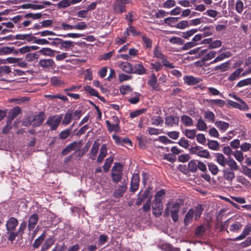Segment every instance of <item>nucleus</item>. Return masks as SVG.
<instances>
[{"label":"nucleus","instance_id":"473e14b6","mask_svg":"<svg viewBox=\"0 0 251 251\" xmlns=\"http://www.w3.org/2000/svg\"><path fill=\"white\" fill-rule=\"evenodd\" d=\"M38 52L43 55L50 57L53 56L54 55V50L49 48H44L39 50Z\"/></svg>","mask_w":251,"mask_h":251},{"label":"nucleus","instance_id":"338daca9","mask_svg":"<svg viewBox=\"0 0 251 251\" xmlns=\"http://www.w3.org/2000/svg\"><path fill=\"white\" fill-rule=\"evenodd\" d=\"M74 29L84 30L87 28V26L85 22H79L75 25H73Z\"/></svg>","mask_w":251,"mask_h":251},{"label":"nucleus","instance_id":"4be33fe9","mask_svg":"<svg viewBox=\"0 0 251 251\" xmlns=\"http://www.w3.org/2000/svg\"><path fill=\"white\" fill-rule=\"evenodd\" d=\"M107 130L109 132L115 131V132H118L120 131V127L119 125H115L111 123V122L107 120L105 121Z\"/></svg>","mask_w":251,"mask_h":251},{"label":"nucleus","instance_id":"603ef678","mask_svg":"<svg viewBox=\"0 0 251 251\" xmlns=\"http://www.w3.org/2000/svg\"><path fill=\"white\" fill-rule=\"evenodd\" d=\"M20 112L21 109L19 107H16L11 110L9 112V117L11 120H13L18 115L20 114Z\"/></svg>","mask_w":251,"mask_h":251},{"label":"nucleus","instance_id":"aec40b11","mask_svg":"<svg viewBox=\"0 0 251 251\" xmlns=\"http://www.w3.org/2000/svg\"><path fill=\"white\" fill-rule=\"evenodd\" d=\"M107 154V148L106 144H103L100 149V153L97 158V162L100 163Z\"/></svg>","mask_w":251,"mask_h":251},{"label":"nucleus","instance_id":"bf43d9fd","mask_svg":"<svg viewBox=\"0 0 251 251\" xmlns=\"http://www.w3.org/2000/svg\"><path fill=\"white\" fill-rule=\"evenodd\" d=\"M39 55L35 53H28L25 55V59L28 61H33L37 60Z\"/></svg>","mask_w":251,"mask_h":251},{"label":"nucleus","instance_id":"e2e57ef3","mask_svg":"<svg viewBox=\"0 0 251 251\" xmlns=\"http://www.w3.org/2000/svg\"><path fill=\"white\" fill-rule=\"evenodd\" d=\"M204 117L211 123H213L215 120V114L212 111H208L205 112Z\"/></svg>","mask_w":251,"mask_h":251},{"label":"nucleus","instance_id":"c85d7f7f","mask_svg":"<svg viewBox=\"0 0 251 251\" xmlns=\"http://www.w3.org/2000/svg\"><path fill=\"white\" fill-rule=\"evenodd\" d=\"M181 122L185 126H191L193 125V121L189 116L183 115L181 117Z\"/></svg>","mask_w":251,"mask_h":251},{"label":"nucleus","instance_id":"8fccbe9b","mask_svg":"<svg viewBox=\"0 0 251 251\" xmlns=\"http://www.w3.org/2000/svg\"><path fill=\"white\" fill-rule=\"evenodd\" d=\"M132 95V97L129 99L128 101L131 104H136L139 101L140 94L137 92H134Z\"/></svg>","mask_w":251,"mask_h":251},{"label":"nucleus","instance_id":"a19ab883","mask_svg":"<svg viewBox=\"0 0 251 251\" xmlns=\"http://www.w3.org/2000/svg\"><path fill=\"white\" fill-rule=\"evenodd\" d=\"M147 111L146 108H142L140 109L136 110L130 113V118L131 119L138 117L140 115L145 113Z\"/></svg>","mask_w":251,"mask_h":251},{"label":"nucleus","instance_id":"bb28decb","mask_svg":"<svg viewBox=\"0 0 251 251\" xmlns=\"http://www.w3.org/2000/svg\"><path fill=\"white\" fill-rule=\"evenodd\" d=\"M216 160L222 167H225L227 161L224 155L220 153L216 154Z\"/></svg>","mask_w":251,"mask_h":251},{"label":"nucleus","instance_id":"ddd939ff","mask_svg":"<svg viewBox=\"0 0 251 251\" xmlns=\"http://www.w3.org/2000/svg\"><path fill=\"white\" fill-rule=\"evenodd\" d=\"M45 117L44 113L40 112L38 115L35 116L32 121L31 124L34 126H39L42 125L45 120Z\"/></svg>","mask_w":251,"mask_h":251},{"label":"nucleus","instance_id":"a211bd4d","mask_svg":"<svg viewBox=\"0 0 251 251\" xmlns=\"http://www.w3.org/2000/svg\"><path fill=\"white\" fill-rule=\"evenodd\" d=\"M39 66L43 68H52L54 65V62L51 59H41L39 62Z\"/></svg>","mask_w":251,"mask_h":251},{"label":"nucleus","instance_id":"7c9ffc66","mask_svg":"<svg viewBox=\"0 0 251 251\" xmlns=\"http://www.w3.org/2000/svg\"><path fill=\"white\" fill-rule=\"evenodd\" d=\"M226 164L229 167L230 170L232 171H237L239 168L236 161L231 157L228 158Z\"/></svg>","mask_w":251,"mask_h":251},{"label":"nucleus","instance_id":"3c124183","mask_svg":"<svg viewBox=\"0 0 251 251\" xmlns=\"http://www.w3.org/2000/svg\"><path fill=\"white\" fill-rule=\"evenodd\" d=\"M208 167L209 171L213 175H216L218 174L219 171V169L218 166L213 163H210L208 164Z\"/></svg>","mask_w":251,"mask_h":251},{"label":"nucleus","instance_id":"c756f323","mask_svg":"<svg viewBox=\"0 0 251 251\" xmlns=\"http://www.w3.org/2000/svg\"><path fill=\"white\" fill-rule=\"evenodd\" d=\"M207 101L211 105H216L220 107H223L226 105V102L221 99L207 100Z\"/></svg>","mask_w":251,"mask_h":251},{"label":"nucleus","instance_id":"e433bc0d","mask_svg":"<svg viewBox=\"0 0 251 251\" xmlns=\"http://www.w3.org/2000/svg\"><path fill=\"white\" fill-rule=\"evenodd\" d=\"M197 131L196 129H185L183 133L184 135L190 139H193L196 136Z\"/></svg>","mask_w":251,"mask_h":251},{"label":"nucleus","instance_id":"ea45409f","mask_svg":"<svg viewBox=\"0 0 251 251\" xmlns=\"http://www.w3.org/2000/svg\"><path fill=\"white\" fill-rule=\"evenodd\" d=\"M196 126L200 131H205L207 129L206 124L202 119H199L198 120Z\"/></svg>","mask_w":251,"mask_h":251},{"label":"nucleus","instance_id":"c03bdc74","mask_svg":"<svg viewBox=\"0 0 251 251\" xmlns=\"http://www.w3.org/2000/svg\"><path fill=\"white\" fill-rule=\"evenodd\" d=\"M161 62L162 63V65L163 66H164L166 69H171L175 68V66L167 59L166 56L161 60Z\"/></svg>","mask_w":251,"mask_h":251},{"label":"nucleus","instance_id":"6e6d98bb","mask_svg":"<svg viewBox=\"0 0 251 251\" xmlns=\"http://www.w3.org/2000/svg\"><path fill=\"white\" fill-rule=\"evenodd\" d=\"M60 46L61 48L67 50L73 47L74 45L73 42L71 41H64L61 39V41L60 42Z\"/></svg>","mask_w":251,"mask_h":251},{"label":"nucleus","instance_id":"20e7f679","mask_svg":"<svg viewBox=\"0 0 251 251\" xmlns=\"http://www.w3.org/2000/svg\"><path fill=\"white\" fill-rule=\"evenodd\" d=\"M62 114L51 115L49 117L45 125L48 126L50 130H56L62 120Z\"/></svg>","mask_w":251,"mask_h":251},{"label":"nucleus","instance_id":"1a4fd4ad","mask_svg":"<svg viewBox=\"0 0 251 251\" xmlns=\"http://www.w3.org/2000/svg\"><path fill=\"white\" fill-rule=\"evenodd\" d=\"M11 72V68L9 66H0V77H1L0 80L6 81V78Z\"/></svg>","mask_w":251,"mask_h":251},{"label":"nucleus","instance_id":"4d7b16f0","mask_svg":"<svg viewBox=\"0 0 251 251\" xmlns=\"http://www.w3.org/2000/svg\"><path fill=\"white\" fill-rule=\"evenodd\" d=\"M189 26H190V23H189V21L183 20V21H180L179 22H178L177 24L176 27L177 28L182 29H184L185 28Z\"/></svg>","mask_w":251,"mask_h":251},{"label":"nucleus","instance_id":"cd10ccee","mask_svg":"<svg viewBox=\"0 0 251 251\" xmlns=\"http://www.w3.org/2000/svg\"><path fill=\"white\" fill-rule=\"evenodd\" d=\"M223 176L224 178L227 181H232L235 177V174L232 170L225 169L223 171Z\"/></svg>","mask_w":251,"mask_h":251},{"label":"nucleus","instance_id":"5701e85b","mask_svg":"<svg viewBox=\"0 0 251 251\" xmlns=\"http://www.w3.org/2000/svg\"><path fill=\"white\" fill-rule=\"evenodd\" d=\"M120 67L123 71L128 73L131 74L133 72L132 66L131 64L127 62H122L120 65Z\"/></svg>","mask_w":251,"mask_h":251},{"label":"nucleus","instance_id":"79ce46f5","mask_svg":"<svg viewBox=\"0 0 251 251\" xmlns=\"http://www.w3.org/2000/svg\"><path fill=\"white\" fill-rule=\"evenodd\" d=\"M132 91V89L128 85H122L120 88V93L123 95L128 94Z\"/></svg>","mask_w":251,"mask_h":251},{"label":"nucleus","instance_id":"423d86ee","mask_svg":"<svg viewBox=\"0 0 251 251\" xmlns=\"http://www.w3.org/2000/svg\"><path fill=\"white\" fill-rule=\"evenodd\" d=\"M202 148L199 146L192 147L191 149L190 152L195 154L198 156L206 159L210 157V154L207 150H201Z\"/></svg>","mask_w":251,"mask_h":251},{"label":"nucleus","instance_id":"58836bf2","mask_svg":"<svg viewBox=\"0 0 251 251\" xmlns=\"http://www.w3.org/2000/svg\"><path fill=\"white\" fill-rule=\"evenodd\" d=\"M188 167L190 172H195L198 169V162L195 160H192L188 163Z\"/></svg>","mask_w":251,"mask_h":251},{"label":"nucleus","instance_id":"2eb2a0df","mask_svg":"<svg viewBox=\"0 0 251 251\" xmlns=\"http://www.w3.org/2000/svg\"><path fill=\"white\" fill-rule=\"evenodd\" d=\"M38 221V216L36 214H32L29 218L27 227L29 231L32 230L35 227Z\"/></svg>","mask_w":251,"mask_h":251},{"label":"nucleus","instance_id":"de8ad7c7","mask_svg":"<svg viewBox=\"0 0 251 251\" xmlns=\"http://www.w3.org/2000/svg\"><path fill=\"white\" fill-rule=\"evenodd\" d=\"M72 5L71 0H61L57 3V7L65 8Z\"/></svg>","mask_w":251,"mask_h":251},{"label":"nucleus","instance_id":"72a5a7b5","mask_svg":"<svg viewBox=\"0 0 251 251\" xmlns=\"http://www.w3.org/2000/svg\"><path fill=\"white\" fill-rule=\"evenodd\" d=\"M7 60L10 63H17V65L20 67L26 68L28 67V64L25 61H20L18 59L16 58H7Z\"/></svg>","mask_w":251,"mask_h":251},{"label":"nucleus","instance_id":"dca6fc26","mask_svg":"<svg viewBox=\"0 0 251 251\" xmlns=\"http://www.w3.org/2000/svg\"><path fill=\"white\" fill-rule=\"evenodd\" d=\"M114 11L117 13H123L126 11L125 4L120 0H117L114 4Z\"/></svg>","mask_w":251,"mask_h":251},{"label":"nucleus","instance_id":"7ed1b4c3","mask_svg":"<svg viewBox=\"0 0 251 251\" xmlns=\"http://www.w3.org/2000/svg\"><path fill=\"white\" fill-rule=\"evenodd\" d=\"M229 96L236 100L237 101L228 100L227 101L228 106L237 108L243 111H247L249 110V107L246 102L242 100L240 97L234 94H229Z\"/></svg>","mask_w":251,"mask_h":251},{"label":"nucleus","instance_id":"393cba45","mask_svg":"<svg viewBox=\"0 0 251 251\" xmlns=\"http://www.w3.org/2000/svg\"><path fill=\"white\" fill-rule=\"evenodd\" d=\"M243 71L242 68H238L228 77V79L230 81L237 79L242 74Z\"/></svg>","mask_w":251,"mask_h":251},{"label":"nucleus","instance_id":"9d476101","mask_svg":"<svg viewBox=\"0 0 251 251\" xmlns=\"http://www.w3.org/2000/svg\"><path fill=\"white\" fill-rule=\"evenodd\" d=\"M153 214L156 217L160 216L163 212L162 202L153 201L152 204Z\"/></svg>","mask_w":251,"mask_h":251},{"label":"nucleus","instance_id":"774afa93","mask_svg":"<svg viewBox=\"0 0 251 251\" xmlns=\"http://www.w3.org/2000/svg\"><path fill=\"white\" fill-rule=\"evenodd\" d=\"M205 228L203 225H201L197 227L196 229L195 234L197 236H201L205 232Z\"/></svg>","mask_w":251,"mask_h":251},{"label":"nucleus","instance_id":"0e129e2a","mask_svg":"<svg viewBox=\"0 0 251 251\" xmlns=\"http://www.w3.org/2000/svg\"><path fill=\"white\" fill-rule=\"evenodd\" d=\"M54 242L52 239L49 238L46 241L42 247V250L44 251L48 250L52 245Z\"/></svg>","mask_w":251,"mask_h":251},{"label":"nucleus","instance_id":"0eeeda50","mask_svg":"<svg viewBox=\"0 0 251 251\" xmlns=\"http://www.w3.org/2000/svg\"><path fill=\"white\" fill-rule=\"evenodd\" d=\"M80 148V146L79 143L75 141L68 144L66 147L62 151V154L66 155L70 152L73 151L79 150Z\"/></svg>","mask_w":251,"mask_h":251},{"label":"nucleus","instance_id":"f3484780","mask_svg":"<svg viewBox=\"0 0 251 251\" xmlns=\"http://www.w3.org/2000/svg\"><path fill=\"white\" fill-rule=\"evenodd\" d=\"M184 82L189 85H193L200 83L202 79L199 77H195L192 75L185 76L183 78Z\"/></svg>","mask_w":251,"mask_h":251},{"label":"nucleus","instance_id":"39448f33","mask_svg":"<svg viewBox=\"0 0 251 251\" xmlns=\"http://www.w3.org/2000/svg\"><path fill=\"white\" fill-rule=\"evenodd\" d=\"M123 166L120 163H115L112 169L111 176L114 182L121 181L122 177Z\"/></svg>","mask_w":251,"mask_h":251},{"label":"nucleus","instance_id":"f03ea898","mask_svg":"<svg viewBox=\"0 0 251 251\" xmlns=\"http://www.w3.org/2000/svg\"><path fill=\"white\" fill-rule=\"evenodd\" d=\"M203 208L201 205L198 204L195 207L190 209L186 214L184 218V223L185 226L192 222L193 217L195 220H198L201 217Z\"/></svg>","mask_w":251,"mask_h":251},{"label":"nucleus","instance_id":"052dcab7","mask_svg":"<svg viewBox=\"0 0 251 251\" xmlns=\"http://www.w3.org/2000/svg\"><path fill=\"white\" fill-rule=\"evenodd\" d=\"M45 237V234H43L40 237H39L37 239H36L33 244V246L34 248H38L39 246L41 244L42 242L44 240Z\"/></svg>","mask_w":251,"mask_h":251},{"label":"nucleus","instance_id":"37998d69","mask_svg":"<svg viewBox=\"0 0 251 251\" xmlns=\"http://www.w3.org/2000/svg\"><path fill=\"white\" fill-rule=\"evenodd\" d=\"M164 121L160 116H154L151 119V124L153 125L158 126L163 124Z\"/></svg>","mask_w":251,"mask_h":251},{"label":"nucleus","instance_id":"2f4dec72","mask_svg":"<svg viewBox=\"0 0 251 251\" xmlns=\"http://www.w3.org/2000/svg\"><path fill=\"white\" fill-rule=\"evenodd\" d=\"M153 57L158 59L162 60L165 56L162 52L161 48L156 46L153 50Z\"/></svg>","mask_w":251,"mask_h":251},{"label":"nucleus","instance_id":"680f3d73","mask_svg":"<svg viewBox=\"0 0 251 251\" xmlns=\"http://www.w3.org/2000/svg\"><path fill=\"white\" fill-rule=\"evenodd\" d=\"M151 69L155 71L156 72H158L163 68V65L160 62L151 63Z\"/></svg>","mask_w":251,"mask_h":251},{"label":"nucleus","instance_id":"a878e982","mask_svg":"<svg viewBox=\"0 0 251 251\" xmlns=\"http://www.w3.org/2000/svg\"><path fill=\"white\" fill-rule=\"evenodd\" d=\"M216 126L222 132H225L229 127V124L222 121H218L215 122Z\"/></svg>","mask_w":251,"mask_h":251},{"label":"nucleus","instance_id":"a18cd8bd","mask_svg":"<svg viewBox=\"0 0 251 251\" xmlns=\"http://www.w3.org/2000/svg\"><path fill=\"white\" fill-rule=\"evenodd\" d=\"M230 63L227 61L225 63H222L221 65L217 66L215 67L216 70H220L221 72H225L227 71L229 68Z\"/></svg>","mask_w":251,"mask_h":251},{"label":"nucleus","instance_id":"4468645a","mask_svg":"<svg viewBox=\"0 0 251 251\" xmlns=\"http://www.w3.org/2000/svg\"><path fill=\"white\" fill-rule=\"evenodd\" d=\"M18 225V221L14 217H11L7 221L6 227L7 231L14 230Z\"/></svg>","mask_w":251,"mask_h":251},{"label":"nucleus","instance_id":"6e6552de","mask_svg":"<svg viewBox=\"0 0 251 251\" xmlns=\"http://www.w3.org/2000/svg\"><path fill=\"white\" fill-rule=\"evenodd\" d=\"M140 177L138 174H134L131 180L130 190L135 192L139 188Z\"/></svg>","mask_w":251,"mask_h":251},{"label":"nucleus","instance_id":"412c9836","mask_svg":"<svg viewBox=\"0 0 251 251\" xmlns=\"http://www.w3.org/2000/svg\"><path fill=\"white\" fill-rule=\"evenodd\" d=\"M148 84L152 87V89L159 90V85L157 83V79L155 74H152Z\"/></svg>","mask_w":251,"mask_h":251},{"label":"nucleus","instance_id":"13d9d810","mask_svg":"<svg viewBox=\"0 0 251 251\" xmlns=\"http://www.w3.org/2000/svg\"><path fill=\"white\" fill-rule=\"evenodd\" d=\"M169 42L173 44H176L178 45H181L183 44V40L179 37H173L169 39Z\"/></svg>","mask_w":251,"mask_h":251},{"label":"nucleus","instance_id":"f8f14e48","mask_svg":"<svg viewBox=\"0 0 251 251\" xmlns=\"http://www.w3.org/2000/svg\"><path fill=\"white\" fill-rule=\"evenodd\" d=\"M133 74H136L139 75L146 74L147 73V69L143 66L141 62L136 63L132 66Z\"/></svg>","mask_w":251,"mask_h":251},{"label":"nucleus","instance_id":"5fc2aeb1","mask_svg":"<svg viewBox=\"0 0 251 251\" xmlns=\"http://www.w3.org/2000/svg\"><path fill=\"white\" fill-rule=\"evenodd\" d=\"M198 31L197 29H192L187 31L182 32L181 36L184 39H188Z\"/></svg>","mask_w":251,"mask_h":251},{"label":"nucleus","instance_id":"864d4df0","mask_svg":"<svg viewBox=\"0 0 251 251\" xmlns=\"http://www.w3.org/2000/svg\"><path fill=\"white\" fill-rule=\"evenodd\" d=\"M250 84H251V77L240 80L238 82L236 86L238 87H242Z\"/></svg>","mask_w":251,"mask_h":251},{"label":"nucleus","instance_id":"9b49d317","mask_svg":"<svg viewBox=\"0 0 251 251\" xmlns=\"http://www.w3.org/2000/svg\"><path fill=\"white\" fill-rule=\"evenodd\" d=\"M179 118L177 116L171 115L165 118V124L166 126L170 127L178 126Z\"/></svg>","mask_w":251,"mask_h":251},{"label":"nucleus","instance_id":"4c0bfd02","mask_svg":"<svg viewBox=\"0 0 251 251\" xmlns=\"http://www.w3.org/2000/svg\"><path fill=\"white\" fill-rule=\"evenodd\" d=\"M232 154L238 162L241 163L243 161L244 157L243 152L241 151L236 150L233 152Z\"/></svg>","mask_w":251,"mask_h":251},{"label":"nucleus","instance_id":"b1692460","mask_svg":"<svg viewBox=\"0 0 251 251\" xmlns=\"http://www.w3.org/2000/svg\"><path fill=\"white\" fill-rule=\"evenodd\" d=\"M127 189L126 184L119 186L114 192V195L116 198H120L123 196Z\"/></svg>","mask_w":251,"mask_h":251},{"label":"nucleus","instance_id":"c9c22d12","mask_svg":"<svg viewBox=\"0 0 251 251\" xmlns=\"http://www.w3.org/2000/svg\"><path fill=\"white\" fill-rule=\"evenodd\" d=\"M72 118L73 112L72 111H69L67 112L64 116V118L62 122V124L64 126L68 125L71 122Z\"/></svg>","mask_w":251,"mask_h":251},{"label":"nucleus","instance_id":"49530a36","mask_svg":"<svg viewBox=\"0 0 251 251\" xmlns=\"http://www.w3.org/2000/svg\"><path fill=\"white\" fill-rule=\"evenodd\" d=\"M71 130L72 128H70L62 131L59 135V138L62 140L66 139L70 136Z\"/></svg>","mask_w":251,"mask_h":251},{"label":"nucleus","instance_id":"f257e3e1","mask_svg":"<svg viewBox=\"0 0 251 251\" xmlns=\"http://www.w3.org/2000/svg\"><path fill=\"white\" fill-rule=\"evenodd\" d=\"M164 215L168 216L171 215L172 220L176 222L178 219V212L179 211L180 204L177 202L169 201L166 203Z\"/></svg>","mask_w":251,"mask_h":251},{"label":"nucleus","instance_id":"f704fd0d","mask_svg":"<svg viewBox=\"0 0 251 251\" xmlns=\"http://www.w3.org/2000/svg\"><path fill=\"white\" fill-rule=\"evenodd\" d=\"M207 146L210 150L213 151H218L220 148L219 143L215 140H209Z\"/></svg>","mask_w":251,"mask_h":251},{"label":"nucleus","instance_id":"09e8293b","mask_svg":"<svg viewBox=\"0 0 251 251\" xmlns=\"http://www.w3.org/2000/svg\"><path fill=\"white\" fill-rule=\"evenodd\" d=\"M113 161V158L112 157H108L105 160L104 164L103 166V169L105 172H107L109 170Z\"/></svg>","mask_w":251,"mask_h":251},{"label":"nucleus","instance_id":"69168bd1","mask_svg":"<svg viewBox=\"0 0 251 251\" xmlns=\"http://www.w3.org/2000/svg\"><path fill=\"white\" fill-rule=\"evenodd\" d=\"M216 55V52L215 51H211L209 52H208V53H207L202 58V60L204 61L210 60L212 59V58H213L214 57H215Z\"/></svg>","mask_w":251,"mask_h":251},{"label":"nucleus","instance_id":"6ab92c4d","mask_svg":"<svg viewBox=\"0 0 251 251\" xmlns=\"http://www.w3.org/2000/svg\"><path fill=\"white\" fill-rule=\"evenodd\" d=\"M99 149V144L95 142L93 144L89 154V157L92 160H95Z\"/></svg>","mask_w":251,"mask_h":251}]
</instances>
